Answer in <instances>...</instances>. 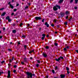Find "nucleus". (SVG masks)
Masks as SVG:
<instances>
[{"instance_id":"49530a36","label":"nucleus","mask_w":78,"mask_h":78,"mask_svg":"<svg viewBox=\"0 0 78 78\" xmlns=\"http://www.w3.org/2000/svg\"><path fill=\"white\" fill-rule=\"evenodd\" d=\"M73 0H71L70 3H72V2H73Z\"/></svg>"},{"instance_id":"9b49d317","label":"nucleus","mask_w":78,"mask_h":78,"mask_svg":"<svg viewBox=\"0 0 78 78\" xmlns=\"http://www.w3.org/2000/svg\"><path fill=\"white\" fill-rule=\"evenodd\" d=\"M64 2V0H60L58 2L59 3H61Z\"/></svg>"},{"instance_id":"0eeeda50","label":"nucleus","mask_w":78,"mask_h":78,"mask_svg":"<svg viewBox=\"0 0 78 78\" xmlns=\"http://www.w3.org/2000/svg\"><path fill=\"white\" fill-rule=\"evenodd\" d=\"M45 25H46L47 27H49V24H48L47 22H46L45 23Z\"/></svg>"},{"instance_id":"b1692460","label":"nucleus","mask_w":78,"mask_h":78,"mask_svg":"<svg viewBox=\"0 0 78 78\" xmlns=\"http://www.w3.org/2000/svg\"><path fill=\"white\" fill-rule=\"evenodd\" d=\"M46 49H48V48H49V47H48V46H46Z\"/></svg>"},{"instance_id":"a18cd8bd","label":"nucleus","mask_w":78,"mask_h":78,"mask_svg":"<svg viewBox=\"0 0 78 78\" xmlns=\"http://www.w3.org/2000/svg\"><path fill=\"white\" fill-rule=\"evenodd\" d=\"M68 18H69V16H66V19H68Z\"/></svg>"},{"instance_id":"6e6d98bb","label":"nucleus","mask_w":78,"mask_h":78,"mask_svg":"<svg viewBox=\"0 0 78 78\" xmlns=\"http://www.w3.org/2000/svg\"><path fill=\"white\" fill-rule=\"evenodd\" d=\"M8 50L9 51H11V49H8Z\"/></svg>"},{"instance_id":"ea45409f","label":"nucleus","mask_w":78,"mask_h":78,"mask_svg":"<svg viewBox=\"0 0 78 78\" xmlns=\"http://www.w3.org/2000/svg\"><path fill=\"white\" fill-rule=\"evenodd\" d=\"M66 14H69V12L67 11L66 12Z\"/></svg>"},{"instance_id":"052dcab7","label":"nucleus","mask_w":78,"mask_h":78,"mask_svg":"<svg viewBox=\"0 0 78 78\" xmlns=\"http://www.w3.org/2000/svg\"><path fill=\"white\" fill-rule=\"evenodd\" d=\"M18 44L19 45H20V43L18 42Z\"/></svg>"},{"instance_id":"c03bdc74","label":"nucleus","mask_w":78,"mask_h":78,"mask_svg":"<svg viewBox=\"0 0 78 78\" xmlns=\"http://www.w3.org/2000/svg\"><path fill=\"white\" fill-rule=\"evenodd\" d=\"M77 8H78L77 7H74V9H77Z\"/></svg>"},{"instance_id":"7ed1b4c3","label":"nucleus","mask_w":78,"mask_h":78,"mask_svg":"<svg viewBox=\"0 0 78 78\" xmlns=\"http://www.w3.org/2000/svg\"><path fill=\"white\" fill-rule=\"evenodd\" d=\"M35 19H36V20H41V18L40 16H36L35 18Z\"/></svg>"},{"instance_id":"338daca9","label":"nucleus","mask_w":78,"mask_h":78,"mask_svg":"<svg viewBox=\"0 0 78 78\" xmlns=\"http://www.w3.org/2000/svg\"><path fill=\"white\" fill-rule=\"evenodd\" d=\"M30 59H33V58L30 57Z\"/></svg>"},{"instance_id":"cd10ccee","label":"nucleus","mask_w":78,"mask_h":78,"mask_svg":"<svg viewBox=\"0 0 78 78\" xmlns=\"http://www.w3.org/2000/svg\"><path fill=\"white\" fill-rule=\"evenodd\" d=\"M5 9V8H2L0 9V10L2 11H3V9Z\"/></svg>"},{"instance_id":"09e8293b","label":"nucleus","mask_w":78,"mask_h":78,"mask_svg":"<svg viewBox=\"0 0 78 78\" xmlns=\"http://www.w3.org/2000/svg\"><path fill=\"white\" fill-rule=\"evenodd\" d=\"M67 73L68 74H69V73H70V72H69L68 71H67Z\"/></svg>"},{"instance_id":"13d9d810","label":"nucleus","mask_w":78,"mask_h":78,"mask_svg":"<svg viewBox=\"0 0 78 78\" xmlns=\"http://www.w3.org/2000/svg\"><path fill=\"white\" fill-rule=\"evenodd\" d=\"M56 21L57 20H54V21H55V23H56Z\"/></svg>"},{"instance_id":"69168bd1","label":"nucleus","mask_w":78,"mask_h":78,"mask_svg":"<svg viewBox=\"0 0 78 78\" xmlns=\"http://www.w3.org/2000/svg\"><path fill=\"white\" fill-rule=\"evenodd\" d=\"M24 48H27V46L26 45L24 46Z\"/></svg>"},{"instance_id":"a878e982","label":"nucleus","mask_w":78,"mask_h":78,"mask_svg":"<svg viewBox=\"0 0 78 78\" xmlns=\"http://www.w3.org/2000/svg\"><path fill=\"white\" fill-rule=\"evenodd\" d=\"M8 21L9 22H11V19H10V18H9V19L8 20Z\"/></svg>"},{"instance_id":"f257e3e1","label":"nucleus","mask_w":78,"mask_h":78,"mask_svg":"<svg viewBox=\"0 0 78 78\" xmlns=\"http://www.w3.org/2000/svg\"><path fill=\"white\" fill-rule=\"evenodd\" d=\"M27 78H30H30H32V76H33H33H35V74H32V73H29L28 72H27Z\"/></svg>"},{"instance_id":"4468645a","label":"nucleus","mask_w":78,"mask_h":78,"mask_svg":"<svg viewBox=\"0 0 78 78\" xmlns=\"http://www.w3.org/2000/svg\"><path fill=\"white\" fill-rule=\"evenodd\" d=\"M61 78H64V77H65V75L61 74L60 76Z\"/></svg>"},{"instance_id":"4d7b16f0","label":"nucleus","mask_w":78,"mask_h":78,"mask_svg":"<svg viewBox=\"0 0 78 78\" xmlns=\"http://www.w3.org/2000/svg\"><path fill=\"white\" fill-rule=\"evenodd\" d=\"M3 30H5V27L3 28Z\"/></svg>"},{"instance_id":"a211bd4d","label":"nucleus","mask_w":78,"mask_h":78,"mask_svg":"<svg viewBox=\"0 0 78 78\" xmlns=\"http://www.w3.org/2000/svg\"><path fill=\"white\" fill-rule=\"evenodd\" d=\"M34 50H32L31 51H30L29 52V53H32V52H34Z\"/></svg>"},{"instance_id":"c756f323","label":"nucleus","mask_w":78,"mask_h":78,"mask_svg":"<svg viewBox=\"0 0 78 78\" xmlns=\"http://www.w3.org/2000/svg\"><path fill=\"white\" fill-rule=\"evenodd\" d=\"M64 24H65V25H67V22H65Z\"/></svg>"},{"instance_id":"774afa93","label":"nucleus","mask_w":78,"mask_h":78,"mask_svg":"<svg viewBox=\"0 0 78 78\" xmlns=\"http://www.w3.org/2000/svg\"><path fill=\"white\" fill-rule=\"evenodd\" d=\"M39 30H41V28L40 27V28H39Z\"/></svg>"},{"instance_id":"37998d69","label":"nucleus","mask_w":78,"mask_h":78,"mask_svg":"<svg viewBox=\"0 0 78 78\" xmlns=\"http://www.w3.org/2000/svg\"><path fill=\"white\" fill-rule=\"evenodd\" d=\"M55 69H56V70H57L58 69V67L56 66Z\"/></svg>"},{"instance_id":"72a5a7b5","label":"nucleus","mask_w":78,"mask_h":78,"mask_svg":"<svg viewBox=\"0 0 78 78\" xmlns=\"http://www.w3.org/2000/svg\"><path fill=\"white\" fill-rule=\"evenodd\" d=\"M22 37H24V38H25L26 37L25 35H23L22 36Z\"/></svg>"},{"instance_id":"bf43d9fd","label":"nucleus","mask_w":78,"mask_h":78,"mask_svg":"<svg viewBox=\"0 0 78 78\" xmlns=\"http://www.w3.org/2000/svg\"><path fill=\"white\" fill-rule=\"evenodd\" d=\"M14 13H12V16H13V15H14Z\"/></svg>"},{"instance_id":"e433bc0d","label":"nucleus","mask_w":78,"mask_h":78,"mask_svg":"<svg viewBox=\"0 0 78 78\" xmlns=\"http://www.w3.org/2000/svg\"><path fill=\"white\" fill-rule=\"evenodd\" d=\"M23 25V23H21L20 24V26L21 27V26H22V25Z\"/></svg>"},{"instance_id":"e2e57ef3","label":"nucleus","mask_w":78,"mask_h":78,"mask_svg":"<svg viewBox=\"0 0 78 78\" xmlns=\"http://www.w3.org/2000/svg\"><path fill=\"white\" fill-rule=\"evenodd\" d=\"M8 66H11V64L9 63L8 64Z\"/></svg>"},{"instance_id":"58836bf2","label":"nucleus","mask_w":78,"mask_h":78,"mask_svg":"<svg viewBox=\"0 0 78 78\" xmlns=\"http://www.w3.org/2000/svg\"><path fill=\"white\" fill-rule=\"evenodd\" d=\"M13 11H17V9H14V10H13Z\"/></svg>"},{"instance_id":"412c9836","label":"nucleus","mask_w":78,"mask_h":78,"mask_svg":"<svg viewBox=\"0 0 78 78\" xmlns=\"http://www.w3.org/2000/svg\"><path fill=\"white\" fill-rule=\"evenodd\" d=\"M66 70H67V71H69V68L68 67H66Z\"/></svg>"},{"instance_id":"2eb2a0df","label":"nucleus","mask_w":78,"mask_h":78,"mask_svg":"<svg viewBox=\"0 0 78 78\" xmlns=\"http://www.w3.org/2000/svg\"><path fill=\"white\" fill-rule=\"evenodd\" d=\"M2 73H3V69L1 68V71L0 72V75H1Z\"/></svg>"},{"instance_id":"aec40b11","label":"nucleus","mask_w":78,"mask_h":78,"mask_svg":"<svg viewBox=\"0 0 78 78\" xmlns=\"http://www.w3.org/2000/svg\"><path fill=\"white\" fill-rule=\"evenodd\" d=\"M9 19V16H7L6 18V19H7V20H8V19Z\"/></svg>"},{"instance_id":"1a4fd4ad","label":"nucleus","mask_w":78,"mask_h":78,"mask_svg":"<svg viewBox=\"0 0 78 78\" xmlns=\"http://www.w3.org/2000/svg\"><path fill=\"white\" fill-rule=\"evenodd\" d=\"M60 15L61 17H64V13H61Z\"/></svg>"},{"instance_id":"0e129e2a","label":"nucleus","mask_w":78,"mask_h":78,"mask_svg":"<svg viewBox=\"0 0 78 78\" xmlns=\"http://www.w3.org/2000/svg\"><path fill=\"white\" fill-rule=\"evenodd\" d=\"M49 37V36L48 35V34H47V37Z\"/></svg>"},{"instance_id":"603ef678","label":"nucleus","mask_w":78,"mask_h":78,"mask_svg":"<svg viewBox=\"0 0 78 78\" xmlns=\"http://www.w3.org/2000/svg\"><path fill=\"white\" fill-rule=\"evenodd\" d=\"M19 5V4H16V6H18Z\"/></svg>"},{"instance_id":"f704fd0d","label":"nucleus","mask_w":78,"mask_h":78,"mask_svg":"<svg viewBox=\"0 0 78 78\" xmlns=\"http://www.w3.org/2000/svg\"><path fill=\"white\" fill-rule=\"evenodd\" d=\"M37 62L38 63H40L41 62V61L40 60H37Z\"/></svg>"},{"instance_id":"680f3d73","label":"nucleus","mask_w":78,"mask_h":78,"mask_svg":"<svg viewBox=\"0 0 78 78\" xmlns=\"http://www.w3.org/2000/svg\"><path fill=\"white\" fill-rule=\"evenodd\" d=\"M76 51L77 53H78V50H76Z\"/></svg>"},{"instance_id":"2f4dec72","label":"nucleus","mask_w":78,"mask_h":78,"mask_svg":"<svg viewBox=\"0 0 78 78\" xmlns=\"http://www.w3.org/2000/svg\"><path fill=\"white\" fill-rule=\"evenodd\" d=\"M51 27H54V26H55V25L53 24H51Z\"/></svg>"},{"instance_id":"4be33fe9","label":"nucleus","mask_w":78,"mask_h":78,"mask_svg":"<svg viewBox=\"0 0 78 78\" xmlns=\"http://www.w3.org/2000/svg\"><path fill=\"white\" fill-rule=\"evenodd\" d=\"M59 58H60V59L61 60V59H64V58L62 56H60Z\"/></svg>"},{"instance_id":"864d4df0","label":"nucleus","mask_w":78,"mask_h":78,"mask_svg":"<svg viewBox=\"0 0 78 78\" xmlns=\"http://www.w3.org/2000/svg\"><path fill=\"white\" fill-rule=\"evenodd\" d=\"M28 5H29V6H30V5H31V4H30V3H28Z\"/></svg>"},{"instance_id":"c85d7f7f","label":"nucleus","mask_w":78,"mask_h":78,"mask_svg":"<svg viewBox=\"0 0 78 78\" xmlns=\"http://www.w3.org/2000/svg\"><path fill=\"white\" fill-rule=\"evenodd\" d=\"M75 2L76 3H78V0H75Z\"/></svg>"},{"instance_id":"423d86ee","label":"nucleus","mask_w":78,"mask_h":78,"mask_svg":"<svg viewBox=\"0 0 78 78\" xmlns=\"http://www.w3.org/2000/svg\"><path fill=\"white\" fill-rule=\"evenodd\" d=\"M42 36H43V37H42V40H44V38H45V34H43L42 35Z\"/></svg>"},{"instance_id":"bb28decb","label":"nucleus","mask_w":78,"mask_h":78,"mask_svg":"<svg viewBox=\"0 0 78 78\" xmlns=\"http://www.w3.org/2000/svg\"><path fill=\"white\" fill-rule=\"evenodd\" d=\"M63 50L64 51H67V49L66 48H64Z\"/></svg>"},{"instance_id":"39448f33","label":"nucleus","mask_w":78,"mask_h":78,"mask_svg":"<svg viewBox=\"0 0 78 78\" xmlns=\"http://www.w3.org/2000/svg\"><path fill=\"white\" fill-rule=\"evenodd\" d=\"M10 73H11V72H10V71H8V78H9V77H10L11 76V75L10 74Z\"/></svg>"},{"instance_id":"dca6fc26","label":"nucleus","mask_w":78,"mask_h":78,"mask_svg":"<svg viewBox=\"0 0 78 78\" xmlns=\"http://www.w3.org/2000/svg\"><path fill=\"white\" fill-rule=\"evenodd\" d=\"M12 32L13 33H16V30H12Z\"/></svg>"},{"instance_id":"6e6552de","label":"nucleus","mask_w":78,"mask_h":78,"mask_svg":"<svg viewBox=\"0 0 78 78\" xmlns=\"http://www.w3.org/2000/svg\"><path fill=\"white\" fill-rule=\"evenodd\" d=\"M56 61H57L58 62H59V61H60L61 60L60 59V58H58V59L57 58H55V59Z\"/></svg>"},{"instance_id":"20e7f679","label":"nucleus","mask_w":78,"mask_h":78,"mask_svg":"<svg viewBox=\"0 0 78 78\" xmlns=\"http://www.w3.org/2000/svg\"><path fill=\"white\" fill-rule=\"evenodd\" d=\"M2 36H0V40L1 41V42H4V39Z\"/></svg>"},{"instance_id":"473e14b6","label":"nucleus","mask_w":78,"mask_h":78,"mask_svg":"<svg viewBox=\"0 0 78 78\" xmlns=\"http://www.w3.org/2000/svg\"><path fill=\"white\" fill-rule=\"evenodd\" d=\"M45 20L44 19H43V20H42V22H44V21Z\"/></svg>"},{"instance_id":"c9c22d12","label":"nucleus","mask_w":78,"mask_h":78,"mask_svg":"<svg viewBox=\"0 0 78 78\" xmlns=\"http://www.w3.org/2000/svg\"><path fill=\"white\" fill-rule=\"evenodd\" d=\"M39 64H36V66L37 67H39Z\"/></svg>"},{"instance_id":"393cba45","label":"nucleus","mask_w":78,"mask_h":78,"mask_svg":"<svg viewBox=\"0 0 78 78\" xmlns=\"http://www.w3.org/2000/svg\"><path fill=\"white\" fill-rule=\"evenodd\" d=\"M55 46H57V45H58V44L56 43H55Z\"/></svg>"},{"instance_id":"de8ad7c7","label":"nucleus","mask_w":78,"mask_h":78,"mask_svg":"<svg viewBox=\"0 0 78 78\" xmlns=\"http://www.w3.org/2000/svg\"><path fill=\"white\" fill-rule=\"evenodd\" d=\"M57 28H59L60 27L59 25H57Z\"/></svg>"},{"instance_id":"a19ab883","label":"nucleus","mask_w":78,"mask_h":78,"mask_svg":"<svg viewBox=\"0 0 78 78\" xmlns=\"http://www.w3.org/2000/svg\"><path fill=\"white\" fill-rule=\"evenodd\" d=\"M21 63L23 65V64H24V62H21Z\"/></svg>"},{"instance_id":"8fccbe9b","label":"nucleus","mask_w":78,"mask_h":78,"mask_svg":"<svg viewBox=\"0 0 78 78\" xmlns=\"http://www.w3.org/2000/svg\"><path fill=\"white\" fill-rule=\"evenodd\" d=\"M16 72V70H13L14 73H15Z\"/></svg>"},{"instance_id":"5701e85b","label":"nucleus","mask_w":78,"mask_h":78,"mask_svg":"<svg viewBox=\"0 0 78 78\" xmlns=\"http://www.w3.org/2000/svg\"><path fill=\"white\" fill-rule=\"evenodd\" d=\"M28 6H27L25 7V9H28Z\"/></svg>"},{"instance_id":"6ab92c4d","label":"nucleus","mask_w":78,"mask_h":78,"mask_svg":"<svg viewBox=\"0 0 78 78\" xmlns=\"http://www.w3.org/2000/svg\"><path fill=\"white\" fill-rule=\"evenodd\" d=\"M5 62V61H3L2 62H1V65H3V63Z\"/></svg>"},{"instance_id":"ddd939ff","label":"nucleus","mask_w":78,"mask_h":78,"mask_svg":"<svg viewBox=\"0 0 78 78\" xmlns=\"http://www.w3.org/2000/svg\"><path fill=\"white\" fill-rule=\"evenodd\" d=\"M9 6L12 9H13V8H14V6H12V4H10Z\"/></svg>"},{"instance_id":"5fc2aeb1","label":"nucleus","mask_w":78,"mask_h":78,"mask_svg":"<svg viewBox=\"0 0 78 78\" xmlns=\"http://www.w3.org/2000/svg\"><path fill=\"white\" fill-rule=\"evenodd\" d=\"M14 57H13L12 58V61H13V60H14Z\"/></svg>"},{"instance_id":"3c124183","label":"nucleus","mask_w":78,"mask_h":78,"mask_svg":"<svg viewBox=\"0 0 78 78\" xmlns=\"http://www.w3.org/2000/svg\"><path fill=\"white\" fill-rule=\"evenodd\" d=\"M9 62H11V59H10L9 60Z\"/></svg>"},{"instance_id":"4c0bfd02","label":"nucleus","mask_w":78,"mask_h":78,"mask_svg":"<svg viewBox=\"0 0 78 78\" xmlns=\"http://www.w3.org/2000/svg\"><path fill=\"white\" fill-rule=\"evenodd\" d=\"M14 68H16L17 67V66L16 65H14Z\"/></svg>"},{"instance_id":"9d476101","label":"nucleus","mask_w":78,"mask_h":78,"mask_svg":"<svg viewBox=\"0 0 78 78\" xmlns=\"http://www.w3.org/2000/svg\"><path fill=\"white\" fill-rule=\"evenodd\" d=\"M43 56H44V57H45V58L47 57V54H46L45 53H43Z\"/></svg>"},{"instance_id":"f3484780","label":"nucleus","mask_w":78,"mask_h":78,"mask_svg":"<svg viewBox=\"0 0 78 78\" xmlns=\"http://www.w3.org/2000/svg\"><path fill=\"white\" fill-rule=\"evenodd\" d=\"M5 14H6V13L5 12H4L1 15V16H4Z\"/></svg>"},{"instance_id":"f03ea898","label":"nucleus","mask_w":78,"mask_h":78,"mask_svg":"<svg viewBox=\"0 0 78 78\" xmlns=\"http://www.w3.org/2000/svg\"><path fill=\"white\" fill-rule=\"evenodd\" d=\"M58 8L59 9H60L61 6L56 5L53 7V9L54 11H57L58 9Z\"/></svg>"},{"instance_id":"79ce46f5","label":"nucleus","mask_w":78,"mask_h":78,"mask_svg":"<svg viewBox=\"0 0 78 78\" xmlns=\"http://www.w3.org/2000/svg\"><path fill=\"white\" fill-rule=\"evenodd\" d=\"M66 48H67L68 49L69 48V47L68 46H67V47H66Z\"/></svg>"},{"instance_id":"7c9ffc66","label":"nucleus","mask_w":78,"mask_h":78,"mask_svg":"<svg viewBox=\"0 0 78 78\" xmlns=\"http://www.w3.org/2000/svg\"><path fill=\"white\" fill-rule=\"evenodd\" d=\"M52 73H55V70H52Z\"/></svg>"},{"instance_id":"f8f14e48","label":"nucleus","mask_w":78,"mask_h":78,"mask_svg":"<svg viewBox=\"0 0 78 78\" xmlns=\"http://www.w3.org/2000/svg\"><path fill=\"white\" fill-rule=\"evenodd\" d=\"M24 62H27V59L26 58H24Z\"/></svg>"}]
</instances>
